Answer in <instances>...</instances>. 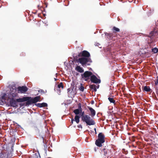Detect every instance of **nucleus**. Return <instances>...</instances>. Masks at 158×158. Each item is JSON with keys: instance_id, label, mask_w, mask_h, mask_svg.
Wrapping results in <instances>:
<instances>
[{"instance_id": "1", "label": "nucleus", "mask_w": 158, "mask_h": 158, "mask_svg": "<svg viewBox=\"0 0 158 158\" xmlns=\"http://www.w3.org/2000/svg\"><path fill=\"white\" fill-rule=\"evenodd\" d=\"M17 95V89L12 88L10 89V93L3 94L1 96L0 104L3 105L4 103L9 102L11 106L15 107L17 106V102H23L27 101L29 99V97H24L22 98L15 99Z\"/></svg>"}, {"instance_id": "2", "label": "nucleus", "mask_w": 158, "mask_h": 158, "mask_svg": "<svg viewBox=\"0 0 158 158\" xmlns=\"http://www.w3.org/2000/svg\"><path fill=\"white\" fill-rule=\"evenodd\" d=\"M79 55L81 57L78 59V62H79L83 66L85 67L90 65V63L92 61L89 58L90 54L89 52L86 51H84L81 52Z\"/></svg>"}, {"instance_id": "3", "label": "nucleus", "mask_w": 158, "mask_h": 158, "mask_svg": "<svg viewBox=\"0 0 158 158\" xmlns=\"http://www.w3.org/2000/svg\"><path fill=\"white\" fill-rule=\"evenodd\" d=\"M81 118L82 121L85 122L87 125L90 126L95 124L94 121L88 115H83L81 117Z\"/></svg>"}, {"instance_id": "4", "label": "nucleus", "mask_w": 158, "mask_h": 158, "mask_svg": "<svg viewBox=\"0 0 158 158\" xmlns=\"http://www.w3.org/2000/svg\"><path fill=\"white\" fill-rule=\"evenodd\" d=\"M104 138V136L102 133H99L98 135V139L95 142L96 144L98 147H101L102 146V143L105 141Z\"/></svg>"}, {"instance_id": "5", "label": "nucleus", "mask_w": 158, "mask_h": 158, "mask_svg": "<svg viewBox=\"0 0 158 158\" xmlns=\"http://www.w3.org/2000/svg\"><path fill=\"white\" fill-rule=\"evenodd\" d=\"M92 73L91 72L86 71L83 74H82V78L85 81H87L89 79L90 77H91Z\"/></svg>"}, {"instance_id": "6", "label": "nucleus", "mask_w": 158, "mask_h": 158, "mask_svg": "<svg viewBox=\"0 0 158 158\" xmlns=\"http://www.w3.org/2000/svg\"><path fill=\"white\" fill-rule=\"evenodd\" d=\"M91 81L94 83H99L101 81L95 75L92 74L90 77Z\"/></svg>"}, {"instance_id": "7", "label": "nucleus", "mask_w": 158, "mask_h": 158, "mask_svg": "<svg viewBox=\"0 0 158 158\" xmlns=\"http://www.w3.org/2000/svg\"><path fill=\"white\" fill-rule=\"evenodd\" d=\"M27 90V88L25 86L19 87L18 88V93H25Z\"/></svg>"}, {"instance_id": "8", "label": "nucleus", "mask_w": 158, "mask_h": 158, "mask_svg": "<svg viewBox=\"0 0 158 158\" xmlns=\"http://www.w3.org/2000/svg\"><path fill=\"white\" fill-rule=\"evenodd\" d=\"M81 112L82 109L80 105L79 106V108L78 109H75L73 111V112L76 115H78Z\"/></svg>"}, {"instance_id": "9", "label": "nucleus", "mask_w": 158, "mask_h": 158, "mask_svg": "<svg viewBox=\"0 0 158 158\" xmlns=\"http://www.w3.org/2000/svg\"><path fill=\"white\" fill-rule=\"evenodd\" d=\"M75 70L77 72L80 73H82L84 72V70L83 68L80 66L77 65L75 68Z\"/></svg>"}, {"instance_id": "10", "label": "nucleus", "mask_w": 158, "mask_h": 158, "mask_svg": "<svg viewBox=\"0 0 158 158\" xmlns=\"http://www.w3.org/2000/svg\"><path fill=\"white\" fill-rule=\"evenodd\" d=\"M88 108L90 111L91 115L92 116H95L96 114L95 110L92 108L90 107H88Z\"/></svg>"}, {"instance_id": "11", "label": "nucleus", "mask_w": 158, "mask_h": 158, "mask_svg": "<svg viewBox=\"0 0 158 158\" xmlns=\"http://www.w3.org/2000/svg\"><path fill=\"white\" fill-rule=\"evenodd\" d=\"M36 106L39 107H44L47 106V104L46 103H39L36 104Z\"/></svg>"}, {"instance_id": "12", "label": "nucleus", "mask_w": 158, "mask_h": 158, "mask_svg": "<svg viewBox=\"0 0 158 158\" xmlns=\"http://www.w3.org/2000/svg\"><path fill=\"white\" fill-rule=\"evenodd\" d=\"M40 97L39 96H37L32 99V101L33 103H35L40 101Z\"/></svg>"}, {"instance_id": "13", "label": "nucleus", "mask_w": 158, "mask_h": 158, "mask_svg": "<svg viewBox=\"0 0 158 158\" xmlns=\"http://www.w3.org/2000/svg\"><path fill=\"white\" fill-rule=\"evenodd\" d=\"M80 117L78 115H76L74 119L75 121L77 123H78L80 121Z\"/></svg>"}, {"instance_id": "14", "label": "nucleus", "mask_w": 158, "mask_h": 158, "mask_svg": "<svg viewBox=\"0 0 158 158\" xmlns=\"http://www.w3.org/2000/svg\"><path fill=\"white\" fill-rule=\"evenodd\" d=\"M108 99L111 103H112L114 104H115V101L114 100L113 98L109 97L108 98Z\"/></svg>"}, {"instance_id": "15", "label": "nucleus", "mask_w": 158, "mask_h": 158, "mask_svg": "<svg viewBox=\"0 0 158 158\" xmlns=\"http://www.w3.org/2000/svg\"><path fill=\"white\" fill-rule=\"evenodd\" d=\"M150 88L149 86H145L143 87V90L145 91L148 92L150 90Z\"/></svg>"}, {"instance_id": "16", "label": "nucleus", "mask_w": 158, "mask_h": 158, "mask_svg": "<svg viewBox=\"0 0 158 158\" xmlns=\"http://www.w3.org/2000/svg\"><path fill=\"white\" fill-rule=\"evenodd\" d=\"M152 51L154 53H156L158 51V49L156 48H154L152 49Z\"/></svg>"}, {"instance_id": "17", "label": "nucleus", "mask_w": 158, "mask_h": 158, "mask_svg": "<svg viewBox=\"0 0 158 158\" xmlns=\"http://www.w3.org/2000/svg\"><path fill=\"white\" fill-rule=\"evenodd\" d=\"M58 87L59 89L61 88L62 89L63 88V85L62 83H60L58 85Z\"/></svg>"}, {"instance_id": "18", "label": "nucleus", "mask_w": 158, "mask_h": 158, "mask_svg": "<svg viewBox=\"0 0 158 158\" xmlns=\"http://www.w3.org/2000/svg\"><path fill=\"white\" fill-rule=\"evenodd\" d=\"M113 29V30L115 31H116L118 32L119 31V29L118 28H116L115 27H114Z\"/></svg>"}, {"instance_id": "19", "label": "nucleus", "mask_w": 158, "mask_h": 158, "mask_svg": "<svg viewBox=\"0 0 158 158\" xmlns=\"http://www.w3.org/2000/svg\"><path fill=\"white\" fill-rule=\"evenodd\" d=\"M84 87L82 85H81L79 88V90L81 91H83L84 90Z\"/></svg>"}, {"instance_id": "20", "label": "nucleus", "mask_w": 158, "mask_h": 158, "mask_svg": "<svg viewBox=\"0 0 158 158\" xmlns=\"http://www.w3.org/2000/svg\"><path fill=\"white\" fill-rule=\"evenodd\" d=\"M103 151L104 152V154L105 155H106L107 154V150H106V149H104V150H103Z\"/></svg>"}, {"instance_id": "21", "label": "nucleus", "mask_w": 158, "mask_h": 158, "mask_svg": "<svg viewBox=\"0 0 158 158\" xmlns=\"http://www.w3.org/2000/svg\"><path fill=\"white\" fill-rule=\"evenodd\" d=\"M81 117L83 116V115H85V114H84V111L81 112Z\"/></svg>"}, {"instance_id": "22", "label": "nucleus", "mask_w": 158, "mask_h": 158, "mask_svg": "<svg viewBox=\"0 0 158 158\" xmlns=\"http://www.w3.org/2000/svg\"><path fill=\"white\" fill-rule=\"evenodd\" d=\"M94 131H95V133L96 134V128H94Z\"/></svg>"}, {"instance_id": "23", "label": "nucleus", "mask_w": 158, "mask_h": 158, "mask_svg": "<svg viewBox=\"0 0 158 158\" xmlns=\"http://www.w3.org/2000/svg\"><path fill=\"white\" fill-rule=\"evenodd\" d=\"M94 89L95 91H96V90H97V89H96L95 88H94Z\"/></svg>"}, {"instance_id": "24", "label": "nucleus", "mask_w": 158, "mask_h": 158, "mask_svg": "<svg viewBox=\"0 0 158 158\" xmlns=\"http://www.w3.org/2000/svg\"><path fill=\"white\" fill-rule=\"evenodd\" d=\"M79 127H80L81 128H82L81 125H80L79 126Z\"/></svg>"}, {"instance_id": "25", "label": "nucleus", "mask_w": 158, "mask_h": 158, "mask_svg": "<svg viewBox=\"0 0 158 158\" xmlns=\"http://www.w3.org/2000/svg\"><path fill=\"white\" fill-rule=\"evenodd\" d=\"M73 121H74V119H72V123H73Z\"/></svg>"}, {"instance_id": "26", "label": "nucleus", "mask_w": 158, "mask_h": 158, "mask_svg": "<svg viewBox=\"0 0 158 158\" xmlns=\"http://www.w3.org/2000/svg\"><path fill=\"white\" fill-rule=\"evenodd\" d=\"M97 88H99V86H98H98H97Z\"/></svg>"}, {"instance_id": "27", "label": "nucleus", "mask_w": 158, "mask_h": 158, "mask_svg": "<svg viewBox=\"0 0 158 158\" xmlns=\"http://www.w3.org/2000/svg\"><path fill=\"white\" fill-rule=\"evenodd\" d=\"M54 79H55V81H56V78H55Z\"/></svg>"}]
</instances>
